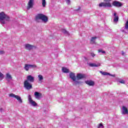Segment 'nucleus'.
Listing matches in <instances>:
<instances>
[{
	"label": "nucleus",
	"mask_w": 128,
	"mask_h": 128,
	"mask_svg": "<svg viewBox=\"0 0 128 128\" xmlns=\"http://www.w3.org/2000/svg\"><path fill=\"white\" fill-rule=\"evenodd\" d=\"M4 20L8 22V20H10V16L6 15L4 12H0V22L1 24H6Z\"/></svg>",
	"instance_id": "1"
},
{
	"label": "nucleus",
	"mask_w": 128,
	"mask_h": 128,
	"mask_svg": "<svg viewBox=\"0 0 128 128\" xmlns=\"http://www.w3.org/2000/svg\"><path fill=\"white\" fill-rule=\"evenodd\" d=\"M70 78L73 82V84L74 86H76V84H80V82L78 80H76V74L72 72H71L69 74Z\"/></svg>",
	"instance_id": "2"
},
{
	"label": "nucleus",
	"mask_w": 128,
	"mask_h": 128,
	"mask_svg": "<svg viewBox=\"0 0 128 128\" xmlns=\"http://www.w3.org/2000/svg\"><path fill=\"white\" fill-rule=\"evenodd\" d=\"M112 0H104L105 2H102L99 4V6L100 8H112V4L110 2Z\"/></svg>",
	"instance_id": "3"
},
{
	"label": "nucleus",
	"mask_w": 128,
	"mask_h": 128,
	"mask_svg": "<svg viewBox=\"0 0 128 128\" xmlns=\"http://www.w3.org/2000/svg\"><path fill=\"white\" fill-rule=\"evenodd\" d=\"M36 19L41 20H42V22H48V17H46V16L44 14H38L36 15Z\"/></svg>",
	"instance_id": "4"
},
{
	"label": "nucleus",
	"mask_w": 128,
	"mask_h": 128,
	"mask_svg": "<svg viewBox=\"0 0 128 128\" xmlns=\"http://www.w3.org/2000/svg\"><path fill=\"white\" fill-rule=\"evenodd\" d=\"M36 68V64H25L24 66V70H25L26 72H28V70H30V68Z\"/></svg>",
	"instance_id": "5"
},
{
	"label": "nucleus",
	"mask_w": 128,
	"mask_h": 128,
	"mask_svg": "<svg viewBox=\"0 0 128 128\" xmlns=\"http://www.w3.org/2000/svg\"><path fill=\"white\" fill-rule=\"evenodd\" d=\"M9 96L16 98L20 104H22V98L19 96L16 95L14 94H10Z\"/></svg>",
	"instance_id": "6"
},
{
	"label": "nucleus",
	"mask_w": 128,
	"mask_h": 128,
	"mask_svg": "<svg viewBox=\"0 0 128 128\" xmlns=\"http://www.w3.org/2000/svg\"><path fill=\"white\" fill-rule=\"evenodd\" d=\"M24 88H25L26 90H30L31 88H32V86L30 82H28V80H25L24 82Z\"/></svg>",
	"instance_id": "7"
},
{
	"label": "nucleus",
	"mask_w": 128,
	"mask_h": 128,
	"mask_svg": "<svg viewBox=\"0 0 128 128\" xmlns=\"http://www.w3.org/2000/svg\"><path fill=\"white\" fill-rule=\"evenodd\" d=\"M28 100L31 106H36V102L34 101L32 99V96L30 95L28 96Z\"/></svg>",
	"instance_id": "8"
},
{
	"label": "nucleus",
	"mask_w": 128,
	"mask_h": 128,
	"mask_svg": "<svg viewBox=\"0 0 128 128\" xmlns=\"http://www.w3.org/2000/svg\"><path fill=\"white\" fill-rule=\"evenodd\" d=\"M112 4L114 6H116V8H120L123 6L122 3L116 0L114 1Z\"/></svg>",
	"instance_id": "9"
},
{
	"label": "nucleus",
	"mask_w": 128,
	"mask_h": 128,
	"mask_svg": "<svg viewBox=\"0 0 128 128\" xmlns=\"http://www.w3.org/2000/svg\"><path fill=\"white\" fill-rule=\"evenodd\" d=\"M122 32H125V34H128V20H127L124 26L123 27L122 30Z\"/></svg>",
	"instance_id": "10"
},
{
	"label": "nucleus",
	"mask_w": 128,
	"mask_h": 128,
	"mask_svg": "<svg viewBox=\"0 0 128 128\" xmlns=\"http://www.w3.org/2000/svg\"><path fill=\"white\" fill-rule=\"evenodd\" d=\"M29 82H34V77L32 76V75H29L26 76V80Z\"/></svg>",
	"instance_id": "11"
},
{
	"label": "nucleus",
	"mask_w": 128,
	"mask_h": 128,
	"mask_svg": "<svg viewBox=\"0 0 128 128\" xmlns=\"http://www.w3.org/2000/svg\"><path fill=\"white\" fill-rule=\"evenodd\" d=\"M34 6V0H30L28 2V6H27V10H30Z\"/></svg>",
	"instance_id": "12"
},
{
	"label": "nucleus",
	"mask_w": 128,
	"mask_h": 128,
	"mask_svg": "<svg viewBox=\"0 0 128 128\" xmlns=\"http://www.w3.org/2000/svg\"><path fill=\"white\" fill-rule=\"evenodd\" d=\"M86 78V76L84 74H78L76 76V80H82V78Z\"/></svg>",
	"instance_id": "13"
},
{
	"label": "nucleus",
	"mask_w": 128,
	"mask_h": 128,
	"mask_svg": "<svg viewBox=\"0 0 128 128\" xmlns=\"http://www.w3.org/2000/svg\"><path fill=\"white\" fill-rule=\"evenodd\" d=\"M112 15L114 16V22H118V16L116 15V12H114L112 14Z\"/></svg>",
	"instance_id": "14"
},
{
	"label": "nucleus",
	"mask_w": 128,
	"mask_h": 128,
	"mask_svg": "<svg viewBox=\"0 0 128 128\" xmlns=\"http://www.w3.org/2000/svg\"><path fill=\"white\" fill-rule=\"evenodd\" d=\"M88 66H91L92 68H94V67L98 68V66H100V64L98 63L96 64L94 63H89Z\"/></svg>",
	"instance_id": "15"
},
{
	"label": "nucleus",
	"mask_w": 128,
	"mask_h": 128,
	"mask_svg": "<svg viewBox=\"0 0 128 128\" xmlns=\"http://www.w3.org/2000/svg\"><path fill=\"white\" fill-rule=\"evenodd\" d=\"M34 94L37 100H40V96H42V94L38 92H35Z\"/></svg>",
	"instance_id": "16"
},
{
	"label": "nucleus",
	"mask_w": 128,
	"mask_h": 128,
	"mask_svg": "<svg viewBox=\"0 0 128 128\" xmlns=\"http://www.w3.org/2000/svg\"><path fill=\"white\" fill-rule=\"evenodd\" d=\"M100 74H102L103 76H115V75H112L111 74H110L107 72H104L102 71H100Z\"/></svg>",
	"instance_id": "17"
},
{
	"label": "nucleus",
	"mask_w": 128,
	"mask_h": 128,
	"mask_svg": "<svg viewBox=\"0 0 128 128\" xmlns=\"http://www.w3.org/2000/svg\"><path fill=\"white\" fill-rule=\"evenodd\" d=\"M25 48L26 50H32L34 46L30 44H26L25 45Z\"/></svg>",
	"instance_id": "18"
},
{
	"label": "nucleus",
	"mask_w": 128,
	"mask_h": 128,
	"mask_svg": "<svg viewBox=\"0 0 128 128\" xmlns=\"http://www.w3.org/2000/svg\"><path fill=\"white\" fill-rule=\"evenodd\" d=\"M12 75L10 74V73H7L6 74V80L10 82V80H12Z\"/></svg>",
	"instance_id": "19"
},
{
	"label": "nucleus",
	"mask_w": 128,
	"mask_h": 128,
	"mask_svg": "<svg viewBox=\"0 0 128 128\" xmlns=\"http://www.w3.org/2000/svg\"><path fill=\"white\" fill-rule=\"evenodd\" d=\"M62 72H64V74H68V72H70V70L66 67H62Z\"/></svg>",
	"instance_id": "20"
},
{
	"label": "nucleus",
	"mask_w": 128,
	"mask_h": 128,
	"mask_svg": "<svg viewBox=\"0 0 128 128\" xmlns=\"http://www.w3.org/2000/svg\"><path fill=\"white\" fill-rule=\"evenodd\" d=\"M86 84H88V86H94V82L90 80L86 81Z\"/></svg>",
	"instance_id": "21"
},
{
	"label": "nucleus",
	"mask_w": 128,
	"mask_h": 128,
	"mask_svg": "<svg viewBox=\"0 0 128 128\" xmlns=\"http://www.w3.org/2000/svg\"><path fill=\"white\" fill-rule=\"evenodd\" d=\"M98 38L96 36H94L91 38L90 44H94L96 42V40Z\"/></svg>",
	"instance_id": "22"
},
{
	"label": "nucleus",
	"mask_w": 128,
	"mask_h": 128,
	"mask_svg": "<svg viewBox=\"0 0 128 128\" xmlns=\"http://www.w3.org/2000/svg\"><path fill=\"white\" fill-rule=\"evenodd\" d=\"M42 6L43 8H46V0H42Z\"/></svg>",
	"instance_id": "23"
},
{
	"label": "nucleus",
	"mask_w": 128,
	"mask_h": 128,
	"mask_svg": "<svg viewBox=\"0 0 128 128\" xmlns=\"http://www.w3.org/2000/svg\"><path fill=\"white\" fill-rule=\"evenodd\" d=\"M38 78L39 82H42L44 80V77L42 76V75L40 74L38 76Z\"/></svg>",
	"instance_id": "24"
},
{
	"label": "nucleus",
	"mask_w": 128,
	"mask_h": 128,
	"mask_svg": "<svg viewBox=\"0 0 128 128\" xmlns=\"http://www.w3.org/2000/svg\"><path fill=\"white\" fill-rule=\"evenodd\" d=\"M0 78L2 80L4 78V74L0 72Z\"/></svg>",
	"instance_id": "25"
},
{
	"label": "nucleus",
	"mask_w": 128,
	"mask_h": 128,
	"mask_svg": "<svg viewBox=\"0 0 128 128\" xmlns=\"http://www.w3.org/2000/svg\"><path fill=\"white\" fill-rule=\"evenodd\" d=\"M62 32H64V34H68V31H66V30L64 29L62 30Z\"/></svg>",
	"instance_id": "26"
},
{
	"label": "nucleus",
	"mask_w": 128,
	"mask_h": 128,
	"mask_svg": "<svg viewBox=\"0 0 128 128\" xmlns=\"http://www.w3.org/2000/svg\"><path fill=\"white\" fill-rule=\"evenodd\" d=\"M98 52H101L102 54H106V52L105 51H103L102 50H98Z\"/></svg>",
	"instance_id": "27"
},
{
	"label": "nucleus",
	"mask_w": 128,
	"mask_h": 128,
	"mask_svg": "<svg viewBox=\"0 0 128 128\" xmlns=\"http://www.w3.org/2000/svg\"><path fill=\"white\" fill-rule=\"evenodd\" d=\"M98 128H104V126L102 124H100Z\"/></svg>",
	"instance_id": "28"
},
{
	"label": "nucleus",
	"mask_w": 128,
	"mask_h": 128,
	"mask_svg": "<svg viewBox=\"0 0 128 128\" xmlns=\"http://www.w3.org/2000/svg\"><path fill=\"white\" fill-rule=\"evenodd\" d=\"M66 2L68 4H70V0H66Z\"/></svg>",
	"instance_id": "29"
},
{
	"label": "nucleus",
	"mask_w": 128,
	"mask_h": 128,
	"mask_svg": "<svg viewBox=\"0 0 128 128\" xmlns=\"http://www.w3.org/2000/svg\"><path fill=\"white\" fill-rule=\"evenodd\" d=\"M120 84H124V80H121L119 82Z\"/></svg>",
	"instance_id": "30"
},
{
	"label": "nucleus",
	"mask_w": 128,
	"mask_h": 128,
	"mask_svg": "<svg viewBox=\"0 0 128 128\" xmlns=\"http://www.w3.org/2000/svg\"><path fill=\"white\" fill-rule=\"evenodd\" d=\"M4 54V52L1 50L0 51V54Z\"/></svg>",
	"instance_id": "31"
},
{
	"label": "nucleus",
	"mask_w": 128,
	"mask_h": 128,
	"mask_svg": "<svg viewBox=\"0 0 128 128\" xmlns=\"http://www.w3.org/2000/svg\"><path fill=\"white\" fill-rule=\"evenodd\" d=\"M91 56H92L94 58V56H96V54H94V53H91Z\"/></svg>",
	"instance_id": "32"
},
{
	"label": "nucleus",
	"mask_w": 128,
	"mask_h": 128,
	"mask_svg": "<svg viewBox=\"0 0 128 128\" xmlns=\"http://www.w3.org/2000/svg\"><path fill=\"white\" fill-rule=\"evenodd\" d=\"M122 56H124V52L122 51Z\"/></svg>",
	"instance_id": "33"
},
{
	"label": "nucleus",
	"mask_w": 128,
	"mask_h": 128,
	"mask_svg": "<svg viewBox=\"0 0 128 128\" xmlns=\"http://www.w3.org/2000/svg\"><path fill=\"white\" fill-rule=\"evenodd\" d=\"M0 112H2V108H0Z\"/></svg>",
	"instance_id": "34"
}]
</instances>
